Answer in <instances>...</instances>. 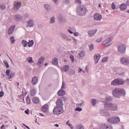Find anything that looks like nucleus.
Segmentation results:
<instances>
[{"mask_svg": "<svg viewBox=\"0 0 129 129\" xmlns=\"http://www.w3.org/2000/svg\"><path fill=\"white\" fill-rule=\"evenodd\" d=\"M112 100L110 97H107L105 99L104 102L105 108L106 109L111 110V111H116L117 110L118 107L117 105H113V104H111V101Z\"/></svg>", "mask_w": 129, "mask_h": 129, "instance_id": "obj_1", "label": "nucleus"}, {"mask_svg": "<svg viewBox=\"0 0 129 129\" xmlns=\"http://www.w3.org/2000/svg\"><path fill=\"white\" fill-rule=\"evenodd\" d=\"M125 81L120 79H116L111 82V85L113 86H118V85H124Z\"/></svg>", "mask_w": 129, "mask_h": 129, "instance_id": "obj_2", "label": "nucleus"}, {"mask_svg": "<svg viewBox=\"0 0 129 129\" xmlns=\"http://www.w3.org/2000/svg\"><path fill=\"white\" fill-rule=\"evenodd\" d=\"M113 94L114 95H118L120 94H125V91L124 89H121L120 88H115L113 91Z\"/></svg>", "mask_w": 129, "mask_h": 129, "instance_id": "obj_3", "label": "nucleus"}, {"mask_svg": "<svg viewBox=\"0 0 129 129\" xmlns=\"http://www.w3.org/2000/svg\"><path fill=\"white\" fill-rule=\"evenodd\" d=\"M112 40H113V37L110 36L106 40L102 42V44L104 45L105 47H107L110 45Z\"/></svg>", "mask_w": 129, "mask_h": 129, "instance_id": "obj_4", "label": "nucleus"}, {"mask_svg": "<svg viewBox=\"0 0 129 129\" xmlns=\"http://www.w3.org/2000/svg\"><path fill=\"white\" fill-rule=\"evenodd\" d=\"M107 121L111 123H118L120 122V118L118 117H110L107 119Z\"/></svg>", "mask_w": 129, "mask_h": 129, "instance_id": "obj_5", "label": "nucleus"}, {"mask_svg": "<svg viewBox=\"0 0 129 129\" xmlns=\"http://www.w3.org/2000/svg\"><path fill=\"white\" fill-rule=\"evenodd\" d=\"M63 112V109L58 107H55L53 109V113L55 115H59Z\"/></svg>", "mask_w": 129, "mask_h": 129, "instance_id": "obj_6", "label": "nucleus"}, {"mask_svg": "<svg viewBox=\"0 0 129 129\" xmlns=\"http://www.w3.org/2000/svg\"><path fill=\"white\" fill-rule=\"evenodd\" d=\"M126 46L123 44H120L118 47V51L121 54H123L125 52Z\"/></svg>", "mask_w": 129, "mask_h": 129, "instance_id": "obj_7", "label": "nucleus"}, {"mask_svg": "<svg viewBox=\"0 0 129 129\" xmlns=\"http://www.w3.org/2000/svg\"><path fill=\"white\" fill-rule=\"evenodd\" d=\"M120 62L122 64L129 65V58L126 57H122L120 59Z\"/></svg>", "mask_w": 129, "mask_h": 129, "instance_id": "obj_8", "label": "nucleus"}, {"mask_svg": "<svg viewBox=\"0 0 129 129\" xmlns=\"http://www.w3.org/2000/svg\"><path fill=\"white\" fill-rule=\"evenodd\" d=\"M80 9L81 10L80 11V12H78V15L80 16H84L85 15V13L86 12V9L84 6H81L80 7Z\"/></svg>", "mask_w": 129, "mask_h": 129, "instance_id": "obj_9", "label": "nucleus"}, {"mask_svg": "<svg viewBox=\"0 0 129 129\" xmlns=\"http://www.w3.org/2000/svg\"><path fill=\"white\" fill-rule=\"evenodd\" d=\"M99 129H113V127L107 124L102 123L100 125Z\"/></svg>", "mask_w": 129, "mask_h": 129, "instance_id": "obj_10", "label": "nucleus"}, {"mask_svg": "<svg viewBox=\"0 0 129 129\" xmlns=\"http://www.w3.org/2000/svg\"><path fill=\"white\" fill-rule=\"evenodd\" d=\"M21 4L19 2H15L14 4V9L15 11H17L21 7Z\"/></svg>", "mask_w": 129, "mask_h": 129, "instance_id": "obj_11", "label": "nucleus"}, {"mask_svg": "<svg viewBox=\"0 0 129 129\" xmlns=\"http://www.w3.org/2000/svg\"><path fill=\"white\" fill-rule=\"evenodd\" d=\"M63 103L61 99H58L56 101V106L57 107L62 108Z\"/></svg>", "mask_w": 129, "mask_h": 129, "instance_id": "obj_12", "label": "nucleus"}, {"mask_svg": "<svg viewBox=\"0 0 129 129\" xmlns=\"http://www.w3.org/2000/svg\"><path fill=\"white\" fill-rule=\"evenodd\" d=\"M95 63H97L100 58V55L99 54H96L94 56Z\"/></svg>", "mask_w": 129, "mask_h": 129, "instance_id": "obj_13", "label": "nucleus"}, {"mask_svg": "<svg viewBox=\"0 0 129 129\" xmlns=\"http://www.w3.org/2000/svg\"><path fill=\"white\" fill-rule=\"evenodd\" d=\"M94 19L95 20L100 21L102 19V16L99 14H96L94 15Z\"/></svg>", "mask_w": 129, "mask_h": 129, "instance_id": "obj_14", "label": "nucleus"}, {"mask_svg": "<svg viewBox=\"0 0 129 129\" xmlns=\"http://www.w3.org/2000/svg\"><path fill=\"white\" fill-rule=\"evenodd\" d=\"M41 110L43 112H46L47 111V110H48V104H45V105H43L42 106Z\"/></svg>", "mask_w": 129, "mask_h": 129, "instance_id": "obj_15", "label": "nucleus"}, {"mask_svg": "<svg viewBox=\"0 0 129 129\" xmlns=\"http://www.w3.org/2000/svg\"><path fill=\"white\" fill-rule=\"evenodd\" d=\"M57 94L59 96H63L66 94V92L64 90L61 89L59 91H58Z\"/></svg>", "mask_w": 129, "mask_h": 129, "instance_id": "obj_16", "label": "nucleus"}, {"mask_svg": "<svg viewBox=\"0 0 129 129\" xmlns=\"http://www.w3.org/2000/svg\"><path fill=\"white\" fill-rule=\"evenodd\" d=\"M38 82V78L36 76L33 77L32 78V84L35 85Z\"/></svg>", "mask_w": 129, "mask_h": 129, "instance_id": "obj_17", "label": "nucleus"}, {"mask_svg": "<svg viewBox=\"0 0 129 129\" xmlns=\"http://www.w3.org/2000/svg\"><path fill=\"white\" fill-rule=\"evenodd\" d=\"M119 9L121 11H125L127 9V5L125 4H122L119 6Z\"/></svg>", "mask_w": 129, "mask_h": 129, "instance_id": "obj_18", "label": "nucleus"}, {"mask_svg": "<svg viewBox=\"0 0 129 129\" xmlns=\"http://www.w3.org/2000/svg\"><path fill=\"white\" fill-rule=\"evenodd\" d=\"M44 59V58L43 57H40L37 62V65L40 67L41 64H43Z\"/></svg>", "mask_w": 129, "mask_h": 129, "instance_id": "obj_19", "label": "nucleus"}, {"mask_svg": "<svg viewBox=\"0 0 129 129\" xmlns=\"http://www.w3.org/2000/svg\"><path fill=\"white\" fill-rule=\"evenodd\" d=\"M32 101L35 104H38L39 102V99H38V98H36V97H34V98H33Z\"/></svg>", "mask_w": 129, "mask_h": 129, "instance_id": "obj_20", "label": "nucleus"}, {"mask_svg": "<svg viewBox=\"0 0 129 129\" xmlns=\"http://www.w3.org/2000/svg\"><path fill=\"white\" fill-rule=\"evenodd\" d=\"M15 28H16V26H15L14 25L11 26L8 30V33H13L14 31H15Z\"/></svg>", "mask_w": 129, "mask_h": 129, "instance_id": "obj_21", "label": "nucleus"}, {"mask_svg": "<svg viewBox=\"0 0 129 129\" xmlns=\"http://www.w3.org/2000/svg\"><path fill=\"white\" fill-rule=\"evenodd\" d=\"M22 19V17L19 15H16L15 17V20L17 21H20Z\"/></svg>", "mask_w": 129, "mask_h": 129, "instance_id": "obj_22", "label": "nucleus"}, {"mask_svg": "<svg viewBox=\"0 0 129 129\" xmlns=\"http://www.w3.org/2000/svg\"><path fill=\"white\" fill-rule=\"evenodd\" d=\"M69 70V65H66L64 66L63 70L64 72H67Z\"/></svg>", "mask_w": 129, "mask_h": 129, "instance_id": "obj_23", "label": "nucleus"}, {"mask_svg": "<svg viewBox=\"0 0 129 129\" xmlns=\"http://www.w3.org/2000/svg\"><path fill=\"white\" fill-rule=\"evenodd\" d=\"M52 63L54 65H57L58 64V59L56 58H54L52 61Z\"/></svg>", "mask_w": 129, "mask_h": 129, "instance_id": "obj_24", "label": "nucleus"}, {"mask_svg": "<svg viewBox=\"0 0 129 129\" xmlns=\"http://www.w3.org/2000/svg\"><path fill=\"white\" fill-rule=\"evenodd\" d=\"M27 44L28 45L29 47H32V46L34 45V41L33 40L29 41V42H28Z\"/></svg>", "mask_w": 129, "mask_h": 129, "instance_id": "obj_25", "label": "nucleus"}, {"mask_svg": "<svg viewBox=\"0 0 129 129\" xmlns=\"http://www.w3.org/2000/svg\"><path fill=\"white\" fill-rule=\"evenodd\" d=\"M27 60H28V62L30 63H34V61L32 60V57H28Z\"/></svg>", "mask_w": 129, "mask_h": 129, "instance_id": "obj_26", "label": "nucleus"}, {"mask_svg": "<svg viewBox=\"0 0 129 129\" xmlns=\"http://www.w3.org/2000/svg\"><path fill=\"white\" fill-rule=\"evenodd\" d=\"M85 55V52L82 51L79 53V56H80V58L83 57Z\"/></svg>", "mask_w": 129, "mask_h": 129, "instance_id": "obj_27", "label": "nucleus"}, {"mask_svg": "<svg viewBox=\"0 0 129 129\" xmlns=\"http://www.w3.org/2000/svg\"><path fill=\"white\" fill-rule=\"evenodd\" d=\"M22 43L24 45V47H26L28 44L27 41L25 40H23L22 41Z\"/></svg>", "mask_w": 129, "mask_h": 129, "instance_id": "obj_28", "label": "nucleus"}, {"mask_svg": "<svg viewBox=\"0 0 129 129\" xmlns=\"http://www.w3.org/2000/svg\"><path fill=\"white\" fill-rule=\"evenodd\" d=\"M77 129H85L84 126L81 124L77 125Z\"/></svg>", "mask_w": 129, "mask_h": 129, "instance_id": "obj_29", "label": "nucleus"}, {"mask_svg": "<svg viewBox=\"0 0 129 129\" xmlns=\"http://www.w3.org/2000/svg\"><path fill=\"white\" fill-rule=\"evenodd\" d=\"M28 24L29 26H32L34 25L33 21L30 20L28 22Z\"/></svg>", "mask_w": 129, "mask_h": 129, "instance_id": "obj_30", "label": "nucleus"}, {"mask_svg": "<svg viewBox=\"0 0 129 129\" xmlns=\"http://www.w3.org/2000/svg\"><path fill=\"white\" fill-rule=\"evenodd\" d=\"M26 103L28 104H30L31 103V101L29 98V96H27V98H26Z\"/></svg>", "mask_w": 129, "mask_h": 129, "instance_id": "obj_31", "label": "nucleus"}, {"mask_svg": "<svg viewBox=\"0 0 129 129\" xmlns=\"http://www.w3.org/2000/svg\"><path fill=\"white\" fill-rule=\"evenodd\" d=\"M14 77H15V73H11L10 74V76L8 77V79H13V78H14Z\"/></svg>", "mask_w": 129, "mask_h": 129, "instance_id": "obj_32", "label": "nucleus"}, {"mask_svg": "<svg viewBox=\"0 0 129 129\" xmlns=\"http://www.w3.org/2000/svg\"><path fill=\"white\" fill-rule=\"evenodd\" d=\"M91 103L93 105L95 106L97 103V100H95V99H93L92 100H91Z\"/></svg>", "mask_w": 129, "mask_h": 129, "instance_id": "obj_33", "label": "nucleus"}, {"mask_svg": "<svg viewBox=\"0 0 129 129\" xmlns=\"http://www.w3.org/2000/svg\"><path fill=\"white\" fill-rule=\"evenodd\" d=\"M102 41H103L102 37H100V38H98L97 39H96V42H97V43H100Z\"/></svg>", "mask_w": 129, "mask_h": 129, "instance_id": "obj_34", "label": "nucleus"}, {"mask_svg": "<svg viewBox=\"0 0 129 129\" xmlns=\"http://www.w3.org/2000/svg\"><path fill=\"white\" fill-rule=\"evenodd\" d=\"M67 124L68 125L70 126V127H71V128H72V129H73V128H74V126L72 125V124H71V123H70V121H69V120H68V121H67Z\"/></svg>", "mask_w": 129, "mask_h": 129, "instance_id": "obj_35", "label": "nucleus"}, {"mask_svg": "<svg viewBox=\"0 0 129 129\" xmlns=\"http://www.w3.org/2000/svg\"><path fill=\"white\" fill-rule=\"evenodd\" d=\"M4 65H5L7 68H9V63H8V61H7V60H4Z\"/></svg>", "mask_w": 129, "mask_h": 129, "instance_id": "obj_36", "label": "nucleus"}, {"mask_svg": "<svg viewBox=\"0 0 129 129\" xmlns=\"http://www.w3.org/2000/svg\"><path fill=\"white\" fill-rule=\"evenodd\" d=\"M10 40H11V42H12V44L15 43V42L16 41V40H15V37H11L10 38Z\"/></svg>", "mask_w": 129, "mask_h": 129, "instance_id": "obj_37", "label": "nucleus"}, {"mask_svg": "<svg viewBox=\"0 0 129 129\" xmlns=\"http://www.w3.org/2000/svg\"><path fill=\"white\" fill-rule=\"evenodd\" d=\"M111 8L112 10H115L116 9V6L114 3H113L111 5Z\"/></svg>", "mask_w": 129, "mask_h": 129, "instance_id": "obj_38", "label": "nucleus"}, {"mask_svg": "<svg viewBox=\"0 0 129 129\" xmlns=\"http://www.w3.org/2000/svg\"><path fill=\"white\" fill-rule=\"evenodd\" d=\"M108 58L107 57H105L102 59V62H105L108 61Z\"/></svg>", "mask_w": 129, "mask_h": 129, "instance_id": "obj_39", "label": "nucleus"}, {"mask_svg": "<svg viewBox=\"0 0 129 129\" xmlns=\"http://www.w3.org/2000/svg\"><path fill=\"white\" fill-rule=\"evenodd\" d=\"M11 74V71L9 69L7 70L6 71V75L7 76H10V74Z\"/></svg>", "mask_w": 129, "mask_h": 129, "instance_id": "obj_40", "label": "nucleus"}, {"mask_svg": "<svg viewBox=\"0 0 129 129\" xmlns=\"http://www.w3.org/2000/svg\"><path fill=\"white\" fill-rule=\"evenodd\" d=\"M35 95V92L34 91V90H32L31 91V95L32 96H34V95Z\"/></svg>", "mask_w": 129, "mask_h": 129, "instance_id": "obj_41", "label": "nucleus"}, {"mask_svg": "<svg viewBox=\"0 0 129 129\" xmlns=\"http://www.w3.org/2000/svg\"><path fill=\"white\" fill-rule=\"evenodd\" d=\"M89 47L90 50H93L94 49V45L93 44H91L89 45Z\"/></svg>", "mask_w": 129, "mask_h": 129, "instance_id": "obj_42", "label": "nucleus"}, {"mask_svg": "<svg viewBox=\"0 0 129 129\" xmlns=\"http://www.w3.org/2000/svg\"><path fill=\"white\" fill-rule=\"evenodd\" d=\"M75 110H76L77 111H82V108H80V107H78V108H76V109H75Z\"/></svg>", "mask_w": 129, "mask_h": 129, "instance_id": "obj_43", "label": "nucleus"}, {"mask_svg": "<svg viewBox=\"0 0 129 129\" xmlns=\"http://www.w3.org/2000/svg\"><path fill=\"white\" fill-rule=\"evenodd\" d=\"M55 22V19L54 17H52L50 19V23H53Z\"/></svg>", "mask_w": 129, "mask_h": 129, "instance_id": "obj_44", "label": "nucleus"}, {"mask_svg": "<svg viewBox=\"0 0 129 129\" xmlns=\"http://www.w3.org/2000/svg\"><path fill=\"white\" fill-rule=\"evenodd\" d=\"M4 91H1L0 92V97L4 96Z\"/></svg>", "mask_w": 129, "mask_h": 129, "instance_id": "obj_45", "label": "nucleus"}, {"mask_svg": "<svg viewBox=\"0 0 129 129\" xmlns=\"http://www.w3.org/2000/svg\"><path fill=\"white\" fill-rule=\"evenodd\" d=\"M1 8L2 9V10H4L5 9H6V5H2L1 6Z\"/></svg>", "mask_w": 129, "mask_h": 129, "instance_id": "obj_46", "label": "nucleus"}, {"mask_svg": "<svg viewBox=\"0 0 129 129\" xmlns=\"http://www.w3.org/2000/svg\"><path fill=\"white\" fill-rule=\"evenodd\" d=\"M44 7H45V9H46V10H48V8L49 7V5H45Z\"/></svg>", "mask_w": 129, "mask_h": 129, "instance_id": "obj_47", "label": "nucleus"}, {"mask_svg": "<svg viewBox=\"0 0 129 129\" xmlns=\"http://www.w3.org/2000/svg\"><path fill=\"white\" fill-rule=\"evenodd\" d=\"M71 59H72V61H74V57L73 55H71Z\"/></svg>", "mask_w": 129, "mask_h": 129, "instance_id": "obj_48", "label": "nucleus"}, {"mask_svg": "<svg viewBox=\"0 0 129 129\" xmlns=\"http://www.w3.org/2000/svg\"><path fill=\"white\" fill-rule=\"evenodd\" d=\"M64 88H65V84H64V82H63L61 89H64Z\"/></svg>", "mask_w": 129, "mask_h": 129, "instance_id": "obj_49", "label": "nucleus"}, {"mask_svg": "<svg viewBox=\"0 0 129 129\" xmlns=\"http://www.w3.org/2000/svg\"><path fill=\"white\" fill-rule=\"evenodd\" d=\"M74 35H75L76 37H78L79 36L78 33H74Z\"/></svg>", "mask_w": 129, "mask_h": 129, "instance_id": "obj_50", "label": "nucleus"}, {"mask_svg": "<svg viewBox=\"0 0 129 129\" xmlns=\"http://www.w3.org/2000/svg\"><path fill=\"white\" fill-rule=\"evenodd\" d=\"M94 33H89V37H92V36H94Z\"/></svg>", "mask_w": 129, "mask_h": 129, "instance_id": "obj_51", "label": "nucleus"}, {"mask_svg": "<svg viewBox=\"0 0 129 129\" xmlns=\"http://www.w3.org/2000/svg\"><path fill=\"white\" fill-rule=\"evenodd\" d=\"M104 115H105V116H109V114H108V113H107L106 112H105V113H104Z\"/></svg>", "mask_w": 129, "mask_h": 129, "instance_id": "obj_52", "label": "nucleus"}, {"mask_svg": "<svg viewBox=\"0 0 129 129\" xmlns=\"http://www.w3.org/2000/svg\"><path fill=\"white\" fill-rule=\"evenodd\" d=\"M1 129H6L5 128V125L3 124L1 127Z\"/></svg>", "mask_w": 129, "mask_h": 129, "instance_id": "obj_53", "label": "nucleus"}, {"mask_svg": "<svg viewBox=\"0 0 129 129\" xmlns=\"http://www.w3.org/2000/svg\"><path fill=\"white\" fill-rule=\"evenodd\" d=\"M25 113L27 114H29V110H27L25 111Z\"/></svg>", "mask_w": 129, "mask_h": 129, "instance_id": "obj_54", "label": "nucleus"}, {"mask_svg": "<svg viewBox=\"0 0 129 129\" xmlns=\"http://www.w3.org/2000/svg\"><path fill=\"white\" fill-rule=\"evenodd\" d=\"M81 71H82V69L81 68H79V71H78V72L80 73Z\"/></svg>", "mask_w": 129, "mask_h": 129, "instance_id": "obj_55", "label": "nucleus"}, {"mask_svg": "<svg viewBox=\"0 0 129 129\" xmlns=\"http://www.w3.org/2000/svg\"><path fill=\"white\" fill-rule=\"evenodd\" d=\"M76 2L81 3V1L80 0L76 1Z\"/></svg>", "mask_w": 129, "mask_h": 129, "instance_id": "obj_56", "label": "nucleus"}, {"mask_svg": "<svg viewBox=\"0 0 129 129\" xmlns=\"http://www.w3.org/2000/svg\"><path fill=\"white\" fill-rule=\"evenodd\" d=\"M82 104H77V107L80 106Z\"/></svg>", "mask_w": 129, "mask_h": 129, "instance_id": "obj_57", "label": "nucleus"}, {"mask_svg": "<svg viewBox=\"0 0 129 129\" xmlns=\"http://www.w3.org/2000/svg\"><path fill=\"white\" fill-rule=\"evenodd\" d=\"M39 115L41 116H44V115L42 113H40Z\"/></svg>", "mask_w": 129, "mask_h": 129, "instance_id": "obj_58", "label": "nucleus"}, {"mask_svg": "<svg viewBox=\"0 0 129 129\" xmlns=\"http://www.w3.org/2000/svg\"><path fill=\"white\" fill-rule=\"evenodd\" d=\"M44 66H45V67H47V66H48V63H45Z\"/></svg>", "mask_w": 129, "mask_h": 129, "instance_id": "obj_59", "label": "nucleus"}, {"mask_svg": "<svg viewBox=\"0 0 129 129\" xmlns=\"http://www.w3.org/2000/svg\"><path fill=\"white\" fill-rule=\"evenodd\" d=\"M53 2L55 3H56V2L57 1V0H53Z\"/></svg>", "mask_w": 129, "mask_h": 129, "instance_id": "obj_60", "label": "nucleus"}, {"mask_svg": "<svg viewBox=\"0 0 129 129\" xmlns=\"http://www.w3.org/2000/svg\"><path fill=\"white\" fill-rule=\"evenodd\" d=\"M55 125L56 127H59V125L57 124H56Z\"/></svg>", "mask_w": 129, "mask_h": 129, "instance_id": "obj_61", "label": "nucleus"}, {"mask_svg": "<svg viewBox=\"0 0 129 129\" xmlns=\"http://www.w3.org/2000/svg\"><path fill=\"white\" fill-rule=\"evenodd\" d=\"M126 81H127V82H129V79H127Z\"/></svg>", "mask_w": 129, "mask_h": 129, "instance_id": "obj_62", "label": "nucleus"}, {"mask_svg": "<svg viewBox=\"0 0 129 129\" xmlns=\"http://www.w3.org/2000/svg\"><path fill=\"white\" fill-rule=\"evenodd\" d=\"M26 127H27L28 129H30L29 127L27 126H25Z\"/></svg>", "mask_w": 129, "mask_h": 129, "instance_id": "obj_63", "label": "nucleus"}, {"mask_svg": "<svg viewBox=\"0 0 129 129\" xmlns=\"http://www.w3.org/2000/svg\"><path fill=\"white\" fill-rule=\"evenodd\" d=\"M70 33H72V32L71 30H68Z\"/></svg>", "mask_w": 129, "mask_h": 129, "instance_id": "obj_64", "label": "nucleus"}]
</instances>
